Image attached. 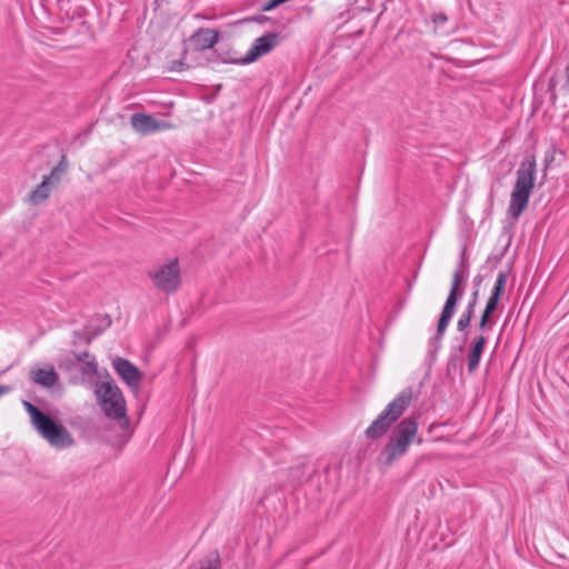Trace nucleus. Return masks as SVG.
I'll return each instance as SVG.
<instances>
[{"mask_svg":"<svg viewBox=\"0 0 569 569\" xmlns=\"http://www.w3.org/2000/svg\"><path fill=\"white\" fill-rule=\"evenodd\" d=\"M481 282H482V276L481 274H477L473 278V291L470 295V297H475V295H476V300L477 301H478V298H479V288H480Z\"/></svg>","mask_w":569,"mask_h":569,"instance_id":"24","label":"nucleus"},{"mask_svg":"<svg viewBox=\"0 0 569 569\" xmlns=\"http://www.w3.org/2000/svg\"><path fill=\"white\" fill-rule=\"evenodd\" d=\"M487 343V338L481 333L472 338L467 355L468 372L472 375L479 367V362Z\"/></svg>","mask_w":569,"mask_h":569,"instance_id":"12","label":"nucleus"},{"mask_svg":"<svg viewBox=\"0 0 569 569\" xmlns=\"http://www.w3.org/2000/svg\"><path fill=\"white\" fill-rule=\"evenodd\" d=\"M131 126L133 129L141 133L148 134L169 128L170 126L163 121H158L150 114L146 113H133L130 118Z\"/></svg>","mask_w":569,"mask_h":569,"instance_id":"9","label":"nucleus"},{"mask_svg":"<svg viewBox=\"0 0 569 569\" xmlns=\"http://www.w3.org/2000/svg\"><path fill=\"white\" fill-rule=\"evenodd\" d=\"M190 41L197 51L211 49L219 41V32L209 28H199L190 37Z\"/></svg>","mask_w":569,"mask_h":569,"instance_id":"11","label":"nucleus"},{"mask_svg":"<svg viewBox=\"0 0 569 569\" xmlns=\"http://www.w3.org/2000/svg\"><path fill=\"white\" fill-rule=\"evenodd\" d=\"M499 303V299L489 297L485 309L491 311L492 313L497 310Z\"/></svg>","mask_w":569,"mask_h":569,"instance_id":"25","label":"nucleus"},{"mask_svg":"<svg viewBox=\"0 0 569 569\" xmlns=\"http://www.w3.org/2000/svg\"><path fill=\"white\" fill-rule=\"evenodd\" d=\"M97 335H98V332H94L92 335L87 336L86 337V342L89 345Z\"/></svg>","mask_w":569,"mask_h":569,"instance_id":"27","label":"nucleus"},{"mask_svg":"<svg viewBox=\"0 0 569 569\" xmlns=\"http://www.w3.org/2000/svg\"><path fill=\"white\" fill-rule=\"evenodd\" d=\"M113 368L129 387L136 388L142 379V372L129 360L121 357L113 359Z\"/></svg>","mask_w":569,"mask_h":569,"instance_id":"10","label":"nucleus"},{"mask_svg":"<svg viewBox=\"0 0 569 569\" xmlns=\"http://www.w3.org/2000/svg\"><path fill=\"white\" fill-rule=\"evenodd\" d=\"M536 158L526 156L517 170V179L510 196L509 214L518 219L527 209L530 193L535 187Z\"/></svg>","mask_w":569,"mask_h":569,"instance_id":"3","label":"nucleus"},{"mask_svg":"<svg viewBox=\"0 0 569 569\" xmlns=\"http://www.w3.org/2000/svg\"><path fill=\"white\" fill-rule=\"evenodd\" d=\"M94 393L104 415L116 420L122 429L128 428L126 401L116 382L113 380L101 381L97 385Z\"/></svg>","mask_w":569,"mask_h":569,"instance_id":"5","label":"nucleus"},{"mask_svg":"<svg viewBox=\"0 0 569 569\" xmlns=\"http://www.w3.org/2000/svg\"><path fill=\"white\" fill-rule=\"evenodd\" d=\"M52 186L49 183V178H43L42 182L38 184L29 193V202L33 206H38L43 202L51 193Z\"/></svg>","mask_w":569,"mask_h":569,"instance_id":"14","label":"nucleus"},{"mask_svg":"<svg viewBox=\"0 0 569 569\" xmlns=\"http://www.w3.org/2000/svg\"><path fill=\"white\" fill-rule=\"evenodd\" d=\"M466 279L467 273L463 270L457 269L453 272L451 288L445 302V306L442 308V311L440 313L436 333L430 340L432 353L438 352V350L441 348V340L456 312V307L463 296L465 290L461 286L463 284Z\"/></svg>","mask_w":569,"mask_h":569,"instance_id":"6","label":"nucleus"},{"mask_svg":"<svg viewBox=\"0 0 569 569\" xmlns=\"http://www.w3.org/2000/svg\"><path fill=\"white\" fill-rule=\"evenodd\" d=\"M418 433V421L413 417L402 419L391 431V435L378 456L379 463L390 467L407 453Z\"/></svg>","mask_w":569,"mask_h":569,"instance_id":"2","label":"nucleus"},{"mask_svg":"<svg viewBox=\"0 0 569 569\" xmlns=\"http://www.w3.org/2000/svg\"><path fill=\"white\" fill-rule=\"evenodd\" d=\"M477 303H478V301L476 300V296L470 297L469 302H468L466 309L463 310V313H466L468 316V318L475 316V309H476Z\"/></svg>","mask_w":569,"mask_h":569,"instance_id":"23","label":"nucleus"},{"mask_svg":"<svg viewBox=\"0 0 569 569\" xmlns=\"http://www.w3.org/2000/svg\"><path fill=\"white\" fill-rule=\"evenodd\" d=\"M465 266H466L465 261H463V260H461V262H460V267H461V268H463Z\"/></svg>","mask_w":569,"mask_h":569,"instance_id":"30","label":"nucleus"},{"mask_svg":"<svg viewBox=\"0 0 569 569\" xmlns=\"http://www.w3.org/2000/svg\"><path fill=\"white\" fill-rule=\"evenodd\" d=\"M111 325V321L110 319L107 320V326H110Z\"/></svg>","mask_w":569,"mask_h":569,"instance_id":"31","label":"nucleus"},{"mask_svg":"<svg viewBox=\"0 0 569 569\" xmlns=\"http://www.w3.org/2000/svg\"><path fill=\"white\" fill-rule=\"evenodd\" d=\"M507 279H508V273L506 271H499L496 282H495V286L491 290L490 297L497 298L500 300V298L505 291V288H506Z\"/></svg>","mask_w":569,"mask_h":569,"instance_id":"16","label":"nucleus"},{"mask_svg":"<svg viewBox=\"0 0 569 569\" xmlns=\"http://www.w3.org/2000/svg\"><path fill=\"white\" fill-rule=\"evenodd\" d=\"M280 41V36L276 32H268L262 37L254 40L252 47L248 50L244 57L234 60L233 62L240 64H248L260 57L270 52Z\"/></svg>","mask_w":569,"mask_h":569,"instance_id":"8","label":"nucleus"},{"mask_svg":"<svg viewBox=\"0 0 569 569\" xmlns=\"http://www.w3.org/2000/svg\"><path fill=\"white\" fill-rule=\"evenodd\" d=\"M22 405L30 416L34 430L53 448L66 449L74 445V439L69 430L51 415L41 411L28 400Z\"/></svg>","mask_w":569,"mask_h":569,"instance_id":"1","label":"nucleus"},{"mask_svg":"<svg viewBox=\"0 0 569 569\" xmlns=\"http://www.w3.org/2000/svg\"><path fill=\"white\" fill-rule=\"evenodd\" d=\"M556 153H557V150L555 147H551L548 151H546L545 159H543L545 170H547L551 166V163L555 161Z\"/></svg>","mask_w":569,"mask_h":569,"instance_id":"21","label":"nucleus"},{"mask_svg":"<svg viewBox=\"0 0 569 569\" xmlns=\"http://www.w3.org/2000/svg\"><path fill=\"white\" fill-rule=\"evenodd\" d=\"M412 398V389H403L365 430L366 438L375 440L385 436L390 427L405 413Z\"/></svg>","mask_w":569,"mask_h":569,"instance_id":"4","label":"nucleus"},{"mask_svg":"<svg viewBox=\"0 0 569 569\" xmlns=\"http://www.w3.org/2000/svg\"><path fill=\"white\" fill-rule=\"evenodd\" d=\"M64 160L66 157L63 156L61 158V161L51 170V172L48 176L43 177L49 178V183L51 186L60 180V174L66 170L67 163L64 162Z\"/></svg>","mask_w":569,"mask_h":569,"instance_id":"18","label":"nucleus"},{"mask_svg":"<svg viewBox=\"0 0 569 569\" xmlns=\"http://www.w3.org/2000/svg\"><path fill=\"white\" fill-rule=\"evenodd\" d=\"M492 312L491 311H488V310H483L482 315H481V318H480V321H479V330L481 331H488V330H491L492 329V321H491V317H492Z\"/></svg>","mask_w":569,"mask_h":569,"instance_id":"19","label":"nucleus"},{"mask_svg":"<svg viewBox=\"0 0 569 569\" xmlns=\"http://www.w3.org/2000/svg\"><path fill=\"white\" fill-rule=\"evenodd\" d=\"M11 389H12V388H11L10 386L1 385V386H0V397H1L2 395H6V393L10 392V391H11Z\"/></svg>","mask_w":569,"mask_h":569,"instance_id":"26","label":"nucleus"},{"mask_svg":"<svg viewBox=\"0 0 569 569\" xmlns=\"http://www.w3.org/2000/svg\"><path fill=\"white\" fill-rule=\"evenodd\" d=\"M77 359L78 361H81V362H84L86 363V367L87 369L84 370V372L87 373H90V372H96L97 371V362L94 360V358L88 352V351H83L81 353H78L77 355Z\"/></svg>","mask_w":569,"mask_h":569,"instance_id":"17","label":"nucleus"},{"mask_svg":"<svg viewBox=\"0 0 569 569\" xmlns=\"http://www.w3.org/2000/svg\"><path fill=\"white\" fill-rule=\"evenodd\" d=\"M147 276L159 291L167 295L174 293L181 284V272L177 258L148 271Z\"/></svg>","mask_w":569,"mask_h":569,"instance_id":"7","label":"nucleus"},{"mask_svg":"<svg viewBox=\"0 0 569 569\" xmlns=\"http://www.w3.org/2000/svg\"><path fill=\"white\" fill-rule=\"evenodd\" d=\"M97 335H98V332H94L92 335L87 336L86 337V342L89 345Z\"/></svg>","mask_w":569,"mask_h":569,"instance_id":"28","label":"nucleus"},{"mask_svg":"<svg viewBox=\"0 0 569 569\" xmlns=\"http://www.w3.org/2000/svg\"><path fill=\"white\" fill-rule=\"evenodd\" d=\"M431 20L433 24L438 28L443 26L448 21V17L445 12H436L432 14Z\"/></svg>","mask_w":569,"mask_h":569,"instance_id":"22","label":"nucleus"},{"mask_svg":"<svg viewBox=\"0 0 569 569\" xmlns=\"http://www.w3.org/2000/svg\"><path fill=\"white\" fill-rule=\"evenodd\" d=\"M188 569H221V560L218 551H211L203 558L189 566Z\"/></svg>","mask_w":569,"mask_h":569,"instance_id":"15","label":"nucleus"},{"mask_svg":"<svg viewBox=\"0 0 569 569\" xmlns=\"http://www.w3.org/2000/svg\"><path fill=\"white\" fill-rule=\"evenodd\" d=\"M12 367H13V365H9V366H8L7 368H4L3 370H0V377H1L3 373L8 372Z\"/></svg>","mask_w":569,"mask_h":569,"instance_id":"29","label":"nucleus"},{"mask_svg":"<svg viewBox=\"0 0 569 569\" xmlns=\"http://www.w3.org/2000/svg\"><path fill=\"white\" fill-rule=\"evenodd\" d=\"M30 378L34 383L46 388L53 387L58 381V375L52 366L43 369H32Z\"/></svg>","mask_w":569,"mask_h":569,"instance_id":"13","label":"nucleus"},{"mask_svg":"<svg viewBox=\"0 0 569 569\" xmlns=\"http://www.w3.org/2000/svg\"><path fill=\"white\" fill-rule=\"evenodd\" d=\"M473 317H469L466 313H461L458 322H457V329L458 331L466 332L468 327L470 326Z\"/></svg>","mask_w":569,"mask_h":569,"instance_id":"20","label":"nucleus"}]
</instances>
